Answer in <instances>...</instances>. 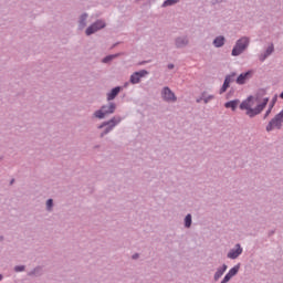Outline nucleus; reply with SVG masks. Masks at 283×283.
<instances>
[{"instance_id": "17", "label": "nucleus", "mask_w": 283, "mask_h": 283, "mask_svg": "<svg viewBox=\"0 0 283 283\" xmlns=\"http://www.w3.org/2000/svg\"><path fill=\"white\" fill-rule=\"evenodd\" d=\"M224 271H227V265H223L222 269L217 271V273L214 274V279L219 280V277H222V275H224Z\"/></svg>"}, {"instance_id": "26", "label": "nucleus", "mask_w": 283, "mask_h": 283, "mask_svg": "<svg viewBox=\"0 0 283 283\" xmlns=\"http://www.w3.org/2000/svg\"><path fill=\"white\" fill-rule=\"evenodd\" d=\"M24 269H25L24 266H15V271H17V272L24 271Z\"/></svg>"}, {"instance_id": "23", "label": "nucleus", "mask_w": 283, "mask_h": 283, "mask_svg": "<svg viewBox=\"0 0 283 283\" xmlns=\"http://www.w3.org/2000/svg\"><path fill=\"white\" fill-rule=\"evenodd\" d=\"M114 56L116 55H108L103 60V63H109V61H112V59H114Z\"/></svg>"}, {"instance_id": "29", "label": "nucleus", "mask_w": 283, "mask_h": 283, "mask_svg": "<svg viewBox=\"0 0 283 283\" xmlns=\"http://www.w3.org/2000/svg\"><path fill=\"white\" fill-rule=\"evenodd\" d=\"M138 259V254L133 255V260Z\"/></svg>"}, {"instance_id": "6", "label": "nucleus", "mask_w": 283, "mask_h": 283, "mask_svg": "<svg viewBox=\"0 0 283 283\" xmlns=\"http://www.w3.org/2000/svg\"><path fill=\"white\" fill-rule=\"evenodd\" d=\"M147 74H149V73L145 70H142L139 72H135L133 75H130V83L133 85H136V84L140 83V78H143L144 76H147Z\"/></svg>"}, {"instance_id": "14", "label": "nucleus", "mask_w": 283, "mask_h": 283, "mask_svg": "<svg viewBox=\"0 0 283 283\" xmlns=\"http://www.w3.org/2000/svg\"><path fill=\"white\" fill-rule=\"evenodd\" d=\"M216 48H222L224 45V36H218L213 41Z\"/></svg>"}, {"instance_id": "15", "label": "nucleus", "mask_w": 283, "mask_h": 283, "mask_svg": "<svg viewBox=\"0 0 283 283\" xmlns=\"http://www.w3.org/2000/svg\"><path fill=\"white\" fill-rule=\"evenodd\" d=\"M273 51H274V46L273 44H271L270 46H268L265 54L260 57V61H265L266 56H271V54H273Z\"/></svg>"}, {"instance_id": "27", "label": "nucleus", "mask_w": 283, "mask_h": 283, "mask_svg": "<svg viewBox=\"0 0 283 283\" xmlns=\"http://www.w3.org/2000/svg\"><path fill=\"white\" fill-rule=\"evenodd\" d=\"M269 114H271V108L266 111L264 118H266V116H269Z\"/></svg>"}, {"instance_id": "12", "label": "nucleus", "mask_w": 283, "mask_h": 283, "mask_svg": "<svg viewBox=\"0 0 283 283\" xmlns=\"http://www.w3.org/2000/svg\"><path fill=\"white\" fill-rule=\"evenodd\" d=\"M230 85H231V75H228V76H226V80L223 82L222 87L219 91V94H224V92H227V90H229Z\"/></svg>"}, {"instance_id": "16", "label": "nucleus", "mask_w": 283, "mask_h": 283, "mask_svg": "<svg viewBox=\"0 0 283 283\" xmlns=\"http://www.w3.org/2000/svg\"><path fill=\"white\" fill-rule=\"evenodd\" d=\"M187 43H189L187 38H179L176 40L177 48H182V45H187Z\"/></svg>"}, {"instance_id": "21", "label": "nucleus", "mask_w": 283, "mask_h": 283, "mask_svg": "<svg viewBox=\"0 0 283 283\" xmlns=\"http://www.w3.org/2000/svg\"><path fill=\"white\" fill-rule=\"evenodd\" d=\"M85 19H87V14H83L80 20V27L85 28Z\"/></svg>"}, {"instance_id": "28", "label": "nucleus", "mask_w": 283, "mask_h": 283, "mask_svg": "<svg viewBox=\"0 0 283 283\" xmlns=\"http://www.w3.org/2000/svg\"><path fill=\"white\" fill-rule=\"evenodd\" d=\"M168 69H169V70H174V64H169V65H168Z\"/></svg>"}, {"instance_id": "9", "label": "nucleus", "mask_w": 283, "mask_h": 283, "mask_svg": "<svg viewBox=\"0 0 283 283\" xmlns=\"http://www.w3.org/2000/svg\"><path fill=\"white\" fill-rule=\"evenodd\" d=\"M118 123H120V117H114L108 123L101 125L99 129H102V127H105V125H108V128L105 130L104 134H109V132H112L114 129V127H116V125H118Z\"/></svg>"}, {"instance_id": "7", "label": "nucleus", "mask_w": 283, "mask_h": 283, "mask_svg": "<svg viewBox=\"0 0 283 283\" xmlns=\"http://www.w3.org/2000/svg\"><path fill=\"white\" fill-rule=\"evenodd\" d=\"M252 77H253V71L241 73L237 78V84L244 85V83H247V81L251 80Z\"/></svg>"}, {"instance_id": "4", "label": "nucleus", "mask_w": 283, "mask_h": 283, "mask_svg": "<svg viewBox=\"0 0 283 283\" xmlns=\"http://www.w3.org/2000/svg\"><path fill=\"white\" fill-rule=\"evenodd\" d=\"M116 112V104L111 103L109 106H103L99 111L95 112L96 118H105L107 114Z\"/></svg>"}, {"instance_id": "5", "label": "nucleus", "mask_w": 283, "mask_h": 283, "mask_svg": "<svg viewBox=\"0 0 283 283\" xmlns=\"http://www.w3.org/2000/svg\"><path fill=\"white\" fill-rule=\"evenodd\" d=\"M103 28H105V22L98 20L86 29V35L90 36L95 32H98V30H103Z\"/></svg>"}, {"instance_id": "25", "label": "nucleus", "mask_w": 283, "mask_h": 283, "mask_svg": "<svg viewBox=\"0 0 283 283\" xmlns=\"http://www.w3.org/2000/svg\"><path fill=\"white\" fill-rule=\"evenodd\" d=\"M52 205H53V200H52V199H49V200L46 201V207H48V209H52Z\"/></svg>"}, {"instance_id": "1", "label": "nucleus", "mask_w": 283, "mask_h": 283, "mask_svg": "<svg viewBox=\"0 0 283 283\" xmlns=\"http://www.w3.org/2000/svg\"><path fill=\"white\" fill-rule=\"evenodd\" d=\"M266 103L269 99H265L264 103L260 104V101L253 96H249L240 104V109L245 111L247 116L253 118V116H258L261 114L264 107H266Z\"/></svg>"}, {"instance_id": "22", "label": "nucleus", "mask_w": 283, "mask_h": 283, "mask_svg": "<svg viewBox=\"0 0 283 283\" xmlns=\"http://www.w3.org/2000/svg\"><path fill=\"white\" fill-rule=\"evenodd\" d=\"M203 103H209V101H213V95H209L208 97L202 96Z\"/></svg>"}, {"instance_id": "2", "label": "nucleus", "mask_w": 283, "mask_h": 283, "mask_svg": "<svg viewBox=\"0 0 283 283\" xmlns=\"http://www.w3.org/2000/svg\"><path fill=\"white\" fill-rule=\"evenodd\" d=\"M247 48H249V38L243 36L237 41L232 50V56H240V54H242Z\"/></svg>"}, {"instance_id": "11", "label": "nucleus", "mask_w": 283, "mask_h": 283, "mask_svg": "<svg viewBox=\"0 0 283 283\" xmlns=\"http://www.w3.org/2000/svg\"><path fill=\"white\" fill-rule=\"evenodd\" d=\"M240 105V99H233L224 104V107L227 109H232V112H235L238 109V106Z\"/></svg>"}, {"instance_id": "8", "label": "nucleus", "mask_w": 283, "mask_h": 283, "mask_svg": "<svg viewBox=\"0 0 283 283\" xmlns=\"http://www.w3.org/2000/svg\"><path fill=\"white\" fill-rule=\"evenodd\" d=\"M161 96L164 98V101H168V102H176V94H174V92L170 91L169 87H165L161 92Z\"/></svg>"}, {"instance_id": "3", "label": "nucleus", "mask_w": 283, "mask_h": 283, "mask_svg": "<svg viewBox=\"0 0 283 283\" xmlns=\"http://www.w3.org/2000/svg\"><path fill=\"white\" fill-rule=\"evenodd\" d=\"M283 123V109L268 124L266 132H273V129H280Z\"/></svg>"}, {"instance_id": "30", "label": "nucleus", "mask_w": 283, "mask_h": 283, "mask_svg": "<svg viewBox=\"0 0 283 283\" xmlns=\"http://www.w3.org/2000/svg\"><path fill=\"white\" fill-rule=\"evenodd\" d=\"M1 280H3V275L0 274V282H1Z\"/></svg>"}, {"instance_id": "10", "label": "nucleus", "mask_w": 283, "mask_h": 283, "mask_svg": "<svg viewBox=\"0 0 283 283\" xmlns=\"http://www.w3.org/2000/svg\"><path fill=\"white\" fill-rule=\"evenodd\" d=\"M235 247H237L235 250H231V251L228 253V258H229L230 260H235V258L242 255V249L240 248V244H237Z\"/></svg>"}, {"instance_id": "13", "label": "nucleus", "mask_w": 283, "mask_h": 283, "mask_svg": "<svg viewBox=\"0 0 283 283\" xmlns=\"http://www.w3.org/2000/svg\"><path fill=\"white\" fill-rule=\"evenodd\" d=\"M118 94H120V86L113 88L111 93L107 94V101H114Z\"/></svg>"}, {"instance_id": "20", "label": "nucleus", "mask_w": 283, "mask_h": 283, "mask_svg": "<svg viewBox=\"0 0 283 283\" xmlns=\"http://www.w3.org/2000/svg\"><path fill=\"white\" fill-rule=\"evenodd\" d=\"M185 226L187 228L191 227V214H188L186 218H185Z\"/></svg>"}, {"instance_id": "24", "label": "nucleus", "mask_w": 283, "mask_h": 283, "mask_svg": "<svg viewBox=\"0 0 283 283\" xmlns=\"http://www.w3.org/2000/svg\"><path fill=\"white\" fill-rule=\"evenodd\" d=\"M231 275H229V274H226V276L223 277V280L221 281V283H227V282H229V280H231Z\"/></svg>"}, {"instance_id": "18", "label": "nucleus", "mask_w": 283, "mask_h": 283, "mask_svg": "<svg viewBox=\"0 0 283 283\" xmlns=\"http://www.w3.org/2000/svg\"><path fill=\"white\" fill-rule=\"evenodd\" d=\"M238 271H240V266L235 265L228 272V274L233 277L234 275H238Z\"/></svg>"}, {"instance_id": "19", "label": "nucleus", "mask_w": 283, "mask_h": 283, "mask_svg": "<svg viewBox=\"0 0 283 283\" xmlns=\"http://www.w3.org/2000/svg\"><path fill=\"white\" fill-rule=\"evenodd\" d=\"M174 3H178V0H166L163 7L167 8V6H174Z\"/></svg>"}]
</instances>
